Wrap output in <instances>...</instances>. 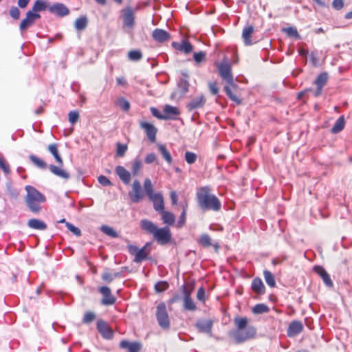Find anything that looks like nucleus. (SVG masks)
<instances>
[{"instance_id": "obj_1", "label": "nucleus", "mask_w": 352, "mask_h": 352, "mask_svg": "<svg viewBox=\"0 0 352 352\" xmlns=\"http://www.w3.org/2000/svg\"><path fill=\"white\" fill-rule=\"evenodd\" d=\"M236 329L228 333L235 343L241 344L254 338L256 329L252 325H248V319L246 317H236L234 319Z\"/></svg>"}, {"instance_id": "obj_2", "label": "nucleus", "mask_w": 352, "mask_h": 352, "mask_svg": "<svg viewBox=\"0 0 352 352\" xmlns=\"http://www.w3.org/2000/svg\"><path fill=\"white\" fill-rule=\"evenodd\" d=\"M197 202L202 210L219 211L221 209V202L214 195L210 194L209 188H201L197 193Z\"/></svg>"}, {"instance_id": "obj_3", "label": "nucleus", "mask_w": 352, "mask_h": 352, "mask_svg": "<svg viewBox=\"0 0 352 352\" xmlns=\"http://www.w3.org/2000/svg\"><path fill=\"white\" fill-rule=\"evenodd\" d=\"M25 190L27 191L25 198L27 206L32 212L38 213L41 210L39 204L45 201V196L30 186H27Z\"/></svg>"}, {"instance_id": "obj_4", "label": "nucleus", "mask_w": 352, "mask_h": 352, "mask_svg": "<svg viewBox=\"0 0 352 352\" xmlns=\"http://www.w3.org/2000/svg\"><path fill=\"white\" fill-rule=\"evenodd\" d=\"M216 65L220 77L230 87L234 89L236 88L237 85L234 82L231 65L226 59H224L221 63H217Z\"/></svg>"}, {"instance_id": "obj_5", "label": "nucleus", "mask_w": 352, "mask_h": 352, "mask_svg": "<svg viewBox=\"0 0 352 352\" xmlns=\"http://www.w3.org/2000/svg\"><path fill=\"white\" fill-rule=\"evenodd\" d=\"M181 291L183 295V309L189 311H196V304L191 298L192 288H188L185 285H184L181 287Z\"/></svg>"}, {"instance_id": "obj_6", "label": "nucleus", "mask_w": 352, "mask_h": 352, "mask_svg": "<svg viewBox=\"0 0 352 352\" xmlns=\"http://www.w3.org/2000/svg\"><path fill=\"white\" fill-rule=\"evenodd\" d=\"M156 318L159 325L162 329H167L170 327V319L166 305L164 302H161L157 306Z\"/></svg>"}, {"instance_id": "obj_7", "label": "nucleus", "mask_w": 352, "mask_h": 352, "mask_svg": "<svg viewBox=\"0 0 352 352\" xmlns=\"http://www.w3.org/2000/svg\"><path fill=\"white\" fill-rule=\"evenodd\" d=\"M154 239L161 245L168 243L171 239V233L168 227L157 228L153 234Z\"/></svg>"}, {"instance_id": "obj_8", "label": "nucleus", "mask_w": 352, "mask_h": 352, "mask_svg": "<svg viewBox=\"0 0 352 352\" xmlns=\"http://www.w3.org/2000/svg\"><path fill=\"white\" fill-rule=\"evenodd\" d=\"M41 18V15L38 13H34L33 11L29 10L26 13V16L23 19L19 25L21 32H24L28 28L34 25L35 21Z\"/></svg>"}, {"instance_id": "obj_9", "label": "nucleus", "mask_w": 352, "mask_h": 352, "mask_svg": "<svg viewBox=\"0 0 352 352\" xmlns=\"http://www.w3.org/2000/svg\"><path fill=\"white\" fill-rule=\"evenodd\" d=\"M129 196L133 203H138L143 199L142 186L139 180L135 179L132 184V190L129 191Z\"/></svg>"}, {"instance_id": "obj_10", "label": "nucleus", "mask_w": 352, "mask_h": 352, "mask_svg": "<svg viewBox=\"0 0 352 352\" xmlns=\"http://www.w3.org/2000/svg\"><path fill=\"white\" fill-rule=\"evenodd\" d=\"M124 25L133 28L135 25L134 12L131 8H126L122 10Z\"/></svg>"}, {"instance_id": "obj_11", "label": "nucleus", "mask_w": 352, "mask_h": 352, "mask_svg": "<svg viewBox=\"0 0 352 352\" xmlns=\"http://www.w3.org/2000/svg\"><path fill=\"white\" fill-rule=\"evenodd\" d=\"M213 326V321L212 320H199L195 327L200 333H205L212 336V329Z\"/></svg>"}, {"instance_id": "obj_12", "label": "nucleus", "mask_w": 352, "mask_h": 352, "mask_svg": "<svg viewBox=\"0 0 352 352\" xmlns=\"http://www.w3.org/2000/svg\"><path fill=\"white\" fill-rule=\"evenodd\" d=\"M97 329L105 339H111L113 331L109 324L104 320H100L97 322Z\"/></svg>"}, {"instance_id": "obj_13", "label": "nucleus", "mask_w": 352, "mask_h": 352, "mask_svg": "<svg viewBox=\"0 0 352 352\" xmlns=\"http://www.w3.org/2000/svg\"><path fill=\"white\" fill-rule=\"evenodd\" d=\"M328 79V74L327 72L321 73L314 81V84L317 87V89L314 91V96L318 97L322 94L323 87L326 85Z\"/></svg>"}, {"instance_id": "obj_14", "label": "nucleus", "mask_w": 352, "mask_h": 352, "mask_svg": "<svg viewBox=\"0 0 352 352\" xmlns=\"http://www.w3.org/2000/svg\"><path fill=\"white\" fill-rule=\"evenodd\" d=\"M99 292L103 296L102 304L104 305H111L115 303L116 298L111 294L109 287L102 286L99 288Z\"/></svg>"}, {"instance_id": "obj_15", "label": "nucleus", "mask_w": 352, "mask_h": 352, "mask_svg": "<svg viewBox=\"0 0 352 352\" xmlns=\"http://www.w3.org/2000/svg\"><path fill=\"white\" fill-rule=\"evenodd\" d=\"M153 204V208L155 211L161 212L164 209V198L160 192H156L152 197L148 198Z\"/></svg>"}, {"instance_id": "obj_16", "label": "nucleus", "mask_w": 352, "mask_h": 352, "mask_svg": "<svg viewBox=\"0 0 352 352\" xmlns=\"http://www.w3.org/2000/svg\"><path fill=\"white\" fill-rule=\"evenodd\" d=\"M115 171L120 179L124 184H129L130 183L131 179V173L124 166H117L115 168Z\"/></svg>"}, {"instance_id": "obj_17", "label": "nucleus", "mask_w": 352, "mask_h": 352, "mask_svg": "<svg viewBox=\"0 0 352 352\" xmlns=\"http://www.w3.org/2000/svg\"><path fill=\"white\" fill-rule=\"evenodd\" d=\"M153 38L160 43L168 41L170 38V34L164 30L157 28L152 33Z\"/></svg>"}, {"instance_id": "obj_18", "label": "nucleus", "mask_w": 352, "mask_h": 352, "mask_svg": "<svg viewBox=\"0 0 352 352\" xmlns=\"http://www.w3.org/2000/svg\"><path fill=\"white\" fill-rule=\"evenodd\" d=\"M206 103V98L204 95L198 96L192 98L190 102L186 105L189 111L199 109L204 107Z\"/></svg>"}, {"instance_id": "obj_19", "label": "nucleus", "mask_w": 352, "mask_h": 352, "mask_svg": "<svg viewBox=\"0 0 352 352\" xmlns=\"http://www.w3.org/2000/svg\"><path fill=\"white\" fill-rule=\"evenodd\" d=\"M50 12L56 14L59 16H64L69 14V9L63 3H55L49 7Z\"/></svg>"}, {"instance_id": "obj_20", "label": "nucleus", "mask_w": 352, "mask_h": 352, "mask_svg": "<svg viewBox=\"0 0 352 352\" xmlns=\"http://www.w3.org/2000/svg\"><path fill=\"white\" fill-rule=\"evenodd\" d=\"M140 126L145 130L148 140L154 142L156 139L157 129L152 124L147 122H141Z\"/></svg>"}, {"instance_id": "obj_21", "label": "nucleus", "mask_w": 352, "mask_h": 352, "mask_svg": "<svg viewBox=\"0 0 352 352\" xmlns=\"http://www.w3.org/2000/svg\"><path fill=\"white\" fill-rule=\"evenodd\" d=\"M164 116L167 117L166 120H175L177 116L180 114L179 110L175 107H173L170 104H166L163 109Z\"/></svg>"}, {"instance_id": "obj_22", "label": "nucleus", "mask_w": 352, "mask_h": 352, "mask_svg": "<svg viewBox=\"0 0 352 352\" xmlns=\"http://www.w3.org/2000/svg\"><path fill=\"white\" fill-rule=\"evenodd\" d=\"M314 271L322 278L324 283L327 287H332L333 282L330 278L329 274L327 272V271L321 266H315Z\"/></svg>"}, {"instance_id": "obj_23", "label": "nucleus", "mask_w": 352, "mask_h": 352, "mask_svg": "<svg viewBox=\"0 0 352 352\" xmlns=\"http://www.w3.org/2000/svg\"><path fill=\"white\" fill-rule=\"evenodd\" d=\"M172 46L177 50L183 52L186 54L190 53L192 50V45L186 40H182L181 43L173 42Z\"/></svg>"}, {"instance_id": "obj_24", "label": "nucleus", "mask_w": 352, "mask_h": 352, "mask_svg": "<svg viewBox=\"0 0 352 352\" xmlns=\"http://www.w3.org/2000/svg\"><path fill=\"white\" fill-rule=\"evenodd\" d=\"M149 243H146L141 249H138V252L133 259L135 263H141L143 260H145L150 253V250L148 249Z\"/></svg>"}, {"instance_id": "obj_25", "label": "nucleus", "mask_w": 352, "mask_h": 352, "mask_svg": "<svg viewBox=\"0 0 352 352\" xmlns=\"http://www.w3.org/2000/svg\"><path fill=\"white\" fill-rule=\"evenodd\" d=\"M303 329V325L300 321H293L290 323L287 333L289 336H295L299 334Z\"/></svg>"}, {"instance_id": "obj_26", "label": "nucleus", "mask_w": 352, "mask_h": 352, "mask_svg": "<svg viewBox=\"0 0 352 352\" xmlns=\"http://www.w3.org/2000/svg\"><path fill=\"white\" fill-rule=\"evenodd\" d=\"M140 228L148 234H154L157 231V226L148 219H142L140 221Z\"/></svg>"}, {"instance_id": "obj_27", "label": "nucleus", "mask_w": 352, "mask_h": 352, "mask_svg": "<svg viewBox=\"0 0 352 352\" xmlns=\"http://www.w3.org/2000/svg\"><path fill=\"white\" fill-rule=\"evenodd\" d=\"M122 349H126L128 352H138L140 350L141 345L138 342H129L126 340H122L120 343Z\"/></svg>"}, {"instance_id": "obj_28", "label": "nucleus", "mask_w": 352, "mask_h": 352, "mask_svg": "<svg viewBox=\"0 0 352 352\" xmlns=\"http://www.w3.org/2000/svg\"><path fill=\"white\" fill-rule=\"evenodd\" d=\"M29 228L38 230H45L47 229L46 223L38 219H31L28 221Z\"/></svg>"}, {"instance_id": "obj_29", "label": "nucleus", "mask_w": 352, "mask_h": 352, "mask_svg": "<svg viewBox=\"0 0 352 352\" xmlns=\"http://www.w3.org/2000/svg\"><path fill=\"white\" fill-rule=\"evenodd\" d=\"M182 78L179 80L178 86L182 89V94H184L188 91L189 82H188V74L187 72H182Z\"/></svg>"}, {"instance_id": "obj_30", "label": "nucleus", "mask_w": 352, "mask_h": 352, "mask_svg": "<svg viewBox=\"0 0 352 352\" xmlns=\"http://www.w3.org/2000/svg\"><path fill=\"white\" fill-rule=\"evenodd\" d=\"M47 149H48L49 152L54 156V157L55 158V160L58 163V164L59 166H62L63 165V161L61 156L59 154L57 144H50L47 147Z\"/></svg>"}, {"instance_id": "obj_31", "label": "nucleus", "mask_w": 352, "mask_h": 352, "mask_svg": "<svg viewBox=\"0 0 352 352\" xmlns=\"http://www.w3.org/2000/svg\"><path fill=\"white\" fill-rule=\"evenodd\" d=\"M49 168L54 175L59 177H61L65 179H68L70 177L69 174L67 171L55 165H50Z\"/></svg>"}, {"instance_id": "obj_32", "label": "nucleus", "mask_w": 352, "mask_h": 352, "mask_svg": "<svg viewBox=\"0 0 352 352\" xmlns=\"http://www.w3.org/2000/svg\"><path fill=\"white\" fill-rule=\"evenodd\" d=\"M253 32H254V28L251 25L245 27L243 28V32H242V38L243 39L245 45H250L252 44L250 38H251V36H252Z\"/></svg>"}, {"instance_id": "obj_33", "label": "nucleus", "mask_w": 352, "mask_h": 352, "mask_svg": "<svg viewBox=\"0 0 352 352\" xmlns=\"http://www.w3.org/2000/svg\"><path fill=\"white\" fill-rule=\"evenodd\" d=\"M252 290L259 294H262L265 292V286L261 278H254L252 282Z\"/></svg>"}, {"instance_id": "obj_34", "label": "nucleus", "mask_w": 352, "mask_h": 352, "mask_svg": "<svg viewBox=\"0 0 352 352\" xmlns=\"http://www.w3.org/2000/svg\"><path fill=\"white\" fill-rule=\"evenodd\" d=\"M49 8V4L46 0H36L30 11L36 13L37 12L44 11Z\"/></svg>"}, {"instance_id": "obj_35", "label": "nucleus", "mask_w": 352, "mask_h": 352, "mask_svg": "<svg viewBox=\"0 0 352 352\" xmlns=\"http://www.w3.org/2000/svg\"><path fill=\"white\" fill-rule=\"evenodd\" d=\"M157 147L163 158L166 161L168 164H170L173 162V158L170 153L167 150L166 146L163 144H158Z\"/></svg>"}, {"instance_id": "obj_36", "label": "nucleus", "mask_w": 352, "mask_h": 352, "mask_svg": "<svg viewBox=\"0 0 352 352\" xmlns=\"http://www.w3.org/2000/svg\"><path fill=\"white\" fill-rule=\"evenodd\" d=\"M344 116H340L336 122L335 124L331 129V133H338L340 132L344 127Z\"/></svg>"}, {"instance_id": "obj_37", "label": "nucleus", "mask_w": 352, "mask_h": 352, "mask_svg": "<svg viewBox=\"0 0 352 352\" xmlns=\"http://www.w3.org/2000/svg\"><path fill=\"white\" fill-rule=\"evenodd\" d=\"M163 222L168 225H173L175 222V216L173 213L167 211L161 212Z\"/></svg>"}, {"instance_id": "obj_38", "label": "nucleus", "mask_w": 352, "mask_h": 352, "mask_svg": "<svg viewBox=\"0 0 352 352\" xmlns=\"http://www.w3.org/2000/svg\"><path fill=\"white\" fill-rule=\"evenodd\" d=\"M144 189L148 197H152L155 193L153 192V187L151 180L148 178L144 179Z\"/></svg>"}, {"instance_id": "obj_39", "label": "nucleus", "mask_w": 352, "mask_h": 352, "mask_svg": "<svg viewBox=\"0 0 352 352\" xmlns=\"http://www.w3.org/2000/svg\"><path fill=\"white\" fill-rule=\"evenodd\" d=\"M263 275L266 283L270 287H274L276 286L274 276L268 270H265L263 272Z\"/></svg>"}, {"instance_id": "obj_40", "label": "nucleus", "mask_w": 352, "mask_h": 352, "mask_svg": "<svg viewBox=\"0 0 352 352\" xmlns=\"http://www.w3.org/2000/svg\"><path fill=\"white\" fill-rule=\"evenodd\" d=\"M87 25V19L85 16L78 18L74 23V27L77 30H82Z\"/></svg>"}, {"instance_id": "obj_41", "label": "nucleus", "mask_w": 352, "mask_h": 352, "mask_svg": "<svg viewBox=\"0 0 352 352\" xmlns=\"http://www.w3.org/2000/svg\"><path fill=\"white\" fill-rule=\"evenodd\" d=\"M30 160L35 166L41 169H45L47 168V164L34 155H30Z\"/></svg>"}, {"instance_id": "obj_42", "label": "nucleus", "mask_w": 352, "mask_h": 352, "mask_svg": "<svg viewBox=\"0 0 352 352\" xmlns=\"http://www.w3.org/2000/svg\"><path fill=\"white\" fill-rule=\"evenodd\" d=\"M142 167V162L140 159L136 158L132 162L131 171L133 175H138Z\"/></svg>"}, {"instance_id": "obj_43", "label": "nucleus", "mask_w": 352, "mask_h": 352, "mask_svg": "<svg viewBox=\"0 0 352 352\" xmlns=\"http://www.w3.org/2000/svg\"><path fill=\"white\" fill-rule=\"evenodd\" d=\"M212 240L210 236L207 234H202L200 236L198 243L203 247H209L212 245Z\"/></svg>"}, {"instance_id": "obj_44", "label": "nucleus", "mask_w": 352, "mask_h": 352, "mask_svg": "<svg viewBox=\"0 0 352 352\" xmlns=\"http://www.w3.org/2000/svg\"><path fill=\"white\" fill-rule=\"evenodd\" d=\"M100 230L105 234L112 237H118V234L111 228L108 226L103 225L100 227Z\"/></svg>"}, {"instance_id": "obj_45", "label": "nucleus", "mask_w": 352, "mask_h": 352, "mask_svg": "<svg viewBox=\"0 0 352 352\" xmlns=\"http://www.w3.org/2000/svg\"><path fill=\"white\" fill-rule=\"evenodd\" d=\"M269 310L270 309L266 305L257 304L253 307L252 312L255 314H261L264 313H267Z\"/></svg>"}, {"instance_id": "obj_46", "label": "nucleus", "mask_w": 352, "mask_h": 352, "mask_svg": "<svg viewBox=\"0 0 352 352\" xmlns=\"http://www.w3.org/2000/svg\"><path fill=\"white\" fill-rule=\"evenodd\" d=\"M225 92L226 95L236 104H241V100L232 92L231 87L230 86H225L224 87Z\"/></svg>"}, {"instance_id": "obj_47", "label": "nucleus", "mask_w": 352, "mask_h": 352, "mask_svg": "<svg viewBox=\"0 0 352 352\" xmlns=\"http://www.w3.org/2000/svg\"><path fill=\"white\" fill-rule=\"evenodd\" d=\"M116 104L125 111H127L130 108L129 102L124 98H118L116 102Z\"/></svg>"}, {"instance_id": "obj_48", "label": "nucleus", "mask_w": 352, "mask_h": 352, "mask_svg": "<svg viewBox=\"0 0 352 352\" xmlns=\"http://www.w3.org/2000/svg\"><path fill=\"white\" fill-rule=\"evenodd\" d=\"M283 32H285L289 36H293L297 39L300 38V34H298L297 30L295 28L289 27L284 28Z\"/></svg>"}, {"instance_id": "obj_49", "label": "nucleus", "mask_w": 352, "mask_h": 352, "mask_svg": "<svg viewBox=\"0 0 352 352\" xmlns=\"http://www.w3.org/2000/svg\"><path fill=\"white\" fill-rule=\"evenodd\" d=\"M197 158V155L195 153L190 151H186L185 153V160L189 164H194L196 162Z\"/></svg>"}, {"instance_id": "obj_50", "label": "nucleus", "mask_w": 352, "mask_h": 352, "mask_svg": "<svg viewBox=\"0 0 352 352\" xmlns=\"http://www.w3.org/2000/svg\"><path fill=\"white\" fill-rule=\"evenodd\" d=\"M116 146H117L116 155L118 157H123L127 151V148H128L127 145L122 144L120 142H118Z\"/></svg>"}, {"instance_id": "obj_51", "label": "nucleus", "mask_w": 352, "mask_h": 352, "mask_svg": "<svg viewBox=\"0 0 352 352\" xmlns=\"http://www.w3.org/2000/svg\"><path fill=\"white\" fill-rule=\"evenodd\" d=\"M142 53L139 50H132L129 52L128 57L133 61L139 60L142 58Z\"/></svg>"}, {"instance_id": "obj_52", "label": "nucleus", "mask_w": 352, "mask_h": 352, "mask_svg": "<svg viewBox=\"0 0 352 352\" xmlns=\"http://www.w3.org/2000/svg\"><path fill=\"white\" fill-rule=\"evenodd\" d=\"M96 318V314L92 311H87L85 314L82 322L85 324H89L91 322Z\"/></svg>"}, {"instance_id": "obj_53", "label": "nucleus", "mask_w": 352, "mask_h": 352, "mask_svg": "<svg viewBox=\"0 0 352 352\" xmlns=\"http://www.w3.org/2000/svg\"><path fill=\"white\" fill-rule=\"evenodd\" d=\"M65 226L67 229L76 236H80L81 235L80 230L78 228L74 226L73 224L69 222H65Z\"/></svg>"}, {"instance_id": "obj_54", "label": "nucleus", "mask_w": 352, "mask_h": 352, "mask_svg": "<svg viewBox=\"0 0 352 352\" xmlns=\"http://www.w3.org/2000/svg\"><path fill=\"white\" fill-rule=\"evenodd\" d=\"M206 54L204 52H195L193 58L197 63H200L205 60Z\"/></svg>"}, {"instance_id": "obj_55", "label": "nucleus", "mask_w": 352, "mask_h": 352, "mask_svg": "<svg viewBox=\"0 0 352 352\" xmlns=\"http://www.w3.org/2000/svg\"><path fill=\"white\" fill-rule=\"evenodd\" d=\"M168 284L167 282H165V281L158 282L155 285V290L157 292H164V291L168 289Z\"/></svg>"}, {"instance_id": "obj_56", "label": "nucleus", "mask_w": 352, "mask_h": 352, "mask_svg": "<svg viewBox=\"0 0 352 352\" xmlns=\"http://www.w3.org/2000/svg\"><path fill=\"white\" fill-rule=\"evenodd\" d=\"M68 118L70 123L72 124H75L78 118H79V113L76 111H72L68 114Z\"/></svg>"}, {"instance_id": "obj_57", "label": "nucleus", "mask_w": 352, "mask_h": 352, "mask_svg": "<svg viewBox=\"0 0 352 352\" xmlns=\"http://www.w3.org/2000/svg\"><path fill=\"white\" fill-rule=\"evenodd\" d=\"M20 13L19 9L16 6H12L10 10V15L14 20L19 19Z\"/></svg>"}, {"instance_id": "obj_58", "label": "nucleus", "mask_w": 352, "mask_h": 352, "mask_svg": "<svg viewBox=\"0 0 352 352\" xmlns=\"http://www.w3.org/2000/svg\"><path fill=\"white\" fill-rule=\"evenodd\" d=\"M151 111L152 113V115L153 116L156 117L157 118L160 119V120H166L167 117H165V116H164V112L163 113L160 112L155 107H151Z\"/></svg>"}, {"instance_id": "obj_59", "label": "nucleus", "mask_w": 352, "mask_h": 352, "mask_svg": "<svg viewBox=\"0 0 352 352\" xmlns=\"http://www.w3.org/2000/svg\"><path fill=\"white\" fill-rule=\"evenodd\" d=\"M98 180V182L104 186H109L112 185L111 181L104 175L99 176Z\"/></svg>"}, {"instance_id": "obj_60", "label": "nucleus", "mask_w": 352, "mask_h": 352, "mask_svg": "<svg viewBox=\"0 0 352 352\" xmlns=\"http://www.w3.org/2000/svg\"><path fill=\"white\" fill-rule=\"evenodd\" d=\"M197 298L198 300L204 302L206 300L205 298V290L203 287H200L197 293Z\"/></svg>"}, {"instance_id": "obj_61", "label": "nucleus", "mask_w": 352, "mask_h": 352, "mask_svg": "<svg viewBox=\"0 0 352 352\" xmlns=\"http://www.w3.org/2000/svg\"><path fill=\"white\" fill-rule=\"evenodd\" d=\"M332 6L335 10H340L344 7L343 0H333Z\"/></svg>"}, {"instance_id": "obj_62", "label": "nucleus", "mask_w": 352, "mask_h": 352, "mask_svg": "<svg viewBox=\"0 0 352 352\" xmlns=\"http://www.w3.org/2000/svg\"><path fill=\"white\" fill-rule=\"evenodd\" d=\"M208 87H209V89L212 95H216L218 93L219 89L215 82H210L208 83Z\"/></svg>"}, {"instance_id": "obj_63", "label": "nucleus", "mask_w": 352, "mask_h": 352, "mask_svg": "<svg viewBox=\"0 0 352 352\" xmlns=\"http://www.w3.org/2000/svg\"><path fill=\"white\" fill-rule=\"evenodd\" d=\"M155 160H156V155L154 153L148 154L144 159L145 163L148 164L153 163Z\"/></svg>"}, {"instance_id": "obj_64", "label": "nucleus", "mask_w": 352, "mask_h": 352, "mask_svg": "<svg viewBox=\"0 0 352 352\" xmlns=\"http://www.w3.org/2000/svg\"><path fill=\"white\" fill-rule=\"evenodd\" d=\"M102 278L107 283H111L113 280V274L109 272H104L102 274Z\"/></svg>"}]
</instances>
